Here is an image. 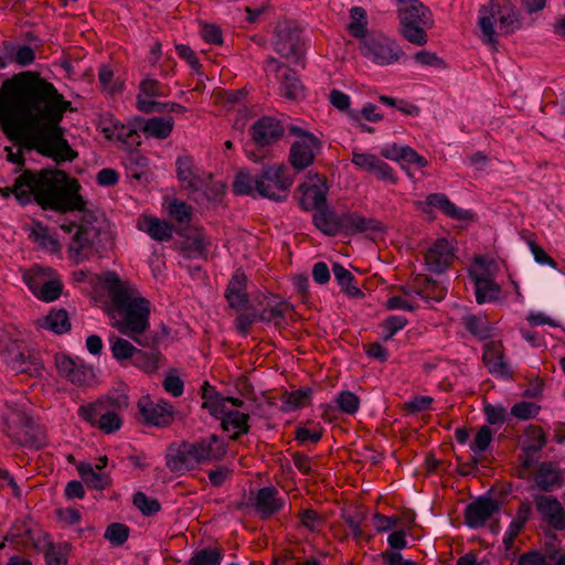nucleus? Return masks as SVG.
I'll use <instances>...</instances> for the list:
<instances>
[{
    "instance_id": "1",
    "label": "nucleus",
    "mask_w": 565,
    "mask_h": 565,
    "mask_svg": "<svg viewBox=\"0 0 565 565\" xmlns=\"http://www.w3.org/2000/svg\"><path fill=\"white\" fill-rule=\"evenodd\" d=\"M70 108L71 102L36 72L13 75L0 88V127L6 136L54 160L75 158L61 126Z\"/></svg>"
},
{
    "instance_id": "2",
    "label": "nucleus",
    "mask_w": 565,
    "mask_h": 565,
    "mask_svg": "<svg viewBox=\"0 0 565 565\" xmlns=\"http://www.w3.org/2000/svg\"><path fill=\"white\" fill-rule=\"evenodd\" d=\"M103 285L109 298L106 311L111 326L137 344L152 347L154 338L146 335L150 328V301L140 295L134 284L121 280L115 273L105 274Z\"/></svg>"
},
{
    "instance_id": "3",
    "label": "nucleus",
    "mask_w": 565,
    "mask_h": 565,
    "mask_svg": "<svg viewBox=\"0 0 565 565\" xmlns=\"http://www.w3.org/2000/svg\"><path fill=\"white\" fill-rule=\"evenodd\" d=\"M78 189V182L63 171H24L12 188L0 189V193L4 198L12 193L22 204L34 200L44 209L66 212L83 209L84 202Z\"/></svg>"
},
{
    "instance_id": "4",
    "label": "nucleus",
    "mask_w": 565,
    "mask_h": 565,
    "mask_svg": "<svg viewBox=\"0 0 565 565\" xmlns=\"http://www.w3.org/2000/svg\"><path fill=\"white\" fill-rule=\"evenodd\" d=\"M226 450L225 441L216 435L182 441L168 448L166 466L171 472L184 475L202 465L222 460Z\"/></svg>"
},
{
    "instance_id": "5",
    "label": "nucleus",
    "mask_w": 565,
    "mask_h": 565,
    "mask_svg": "<svg viewBox=\"0 0 565 565\" xmlns=\"http://www.w3.org/2000/svg\"><path fill=\"white\" fill-rule=\"evenodd\" d=\"M292 184L284 164H268L254 177L248 171H239L233 182V191L238 195L262 196L274 201L287 198Z\"/></svg>"
},
{
    "instance_id": "6",
    "label": "nucleus",
    "mask_w": 565,
    "mask_h": 565,
    "mask_svg": "<svg viewBox=\"0 0 565 565\" xmlns=\"http://www.w3.org/2000/svg\"><path fill=\"white\" fill-rule=\"evenodd\" d=\"M478 25L482 41L494 45L497 34H510L519 28L514 6L510 0H490L479 10Z\"/></svg>"
},
{
    "instance_id": "7",
    "label": "nucleus",
    "mask_w": 565,
    "mask_h": 565,
    "mask_svg": "<svg viewBox=\"0 0 565 565\" xmlns=\"http://www.w3.org/2000/svg\"><path fill=\"white\" fill-rule=\"evenodd\" d=\"M401 34L412 44L422 46L428 42L427 31L433 28L430 10L418 0H408L398 9Z\"/></svg>"
},
{
    "instance_id": "8",
    "label": "nucleus",
    "mask_w": 565,
    "mask_h": 565,
    "mask_svg": "<svg viewBox=\"0 0 565 565\" xmlns=\"http://www.w3.org/2000/svg\"><path fill=\"white\" fill-rule=\"evenodd\" d=\"M359 50L362 56L380 66L394 64L404 55L401 45L383 33H370L360 41Z\"/></svg>"
},
{
    "instance_id": "9",
    "label": "nucleus",
    "mask_w": 565,
    "mask_h": 565,
    "mask_svg": "<svg viewBox=\"0 0 565 565\" xmlns=\"http://www.w3.org/2000/svg\"><path fill=\"white\" fill-rule=\"evenodd\" d=\"M61 231L73 234L68 246V255L75 263L87 259L99 237V230L92 223L75 224L73 222L62 223Z\"/></svg>"
},
{
    "instance_id": "10",
    "label": "nucleus",
    "mask_w": 565,
    "mask_h": 565,
    "mask_svg": "<svg viewBox=\"0 0 565 565\" xmlns=\"http://www.w3.org/2000/svg\"><path fill=\"white\" fill-rule=\"evenodd\" d=\"M289 132L297 138L290 147L289 162L295 169L303 170L313 163L320 152L321 141L298 126H290Z\"/></svg>"
},
{
    "instance_id": "11",
    "label": "nucleus",
    "mask_w": 565,
    "mask_h": 565,
    "mask_svg": "<svg viewBox=\"0 0 565 565\" xmlns=\"http://www.w3.org/2000/svg\"><path fill=\"white\" fill-rule=\"evenodd\" d=\"M78 416L89 423L92 427L100 429L105 434H113L121 427V418L109 409L108 401L98 399L96 402L82 405L78 408Z\"/></svg>"
},
{
    "instance_id": "12",
    "label": "nucleus",
    "mask_w": 565,
    "mask_h": 565,
    "mask_svg": "<svg viewBox=\"0 0 565 565\" xmlns=\"http://www.w3.org/2000/svg\"><path fill=\"white\" fill-rule=\"evenodd\" d=\"M2 419L10 438L19 444H26L30 440L33 419L24 405L18 403L6 404Z\"/></svg>"
},
{
    "instance_id": "13",
    "label": "nucleus",
    "mask_w": 565,
    "mask_h": 565,
    "mask_svg": "<svg viewBox=\"0 0 565 565\" xmlns=\"http://www.w3.org/2000/svg\"><path fill=\"white\" fill-rule=\"evenodd\" d=\"M13 344L2 352L3 362L15 373L26 374L31 377L42 373L41 360L29 350L18 344V339H12Z\"/></svg>"
},
{
    "instance_id": "14",
    "label": "nucleus",
    "mask_w": 565,
    "mask_h": 565,
    "mask_svg": "<svg viewBox=\"0 0 565 565\" xmlns=\"http://www.w3.org/2000/svg\"><path fill=\"white\" fill-rule=\"evenodd\" d=\"M175 167L178 180L184 190H188L190 193L202 192L209 200L212 199L206 188L211 177L194 166L192 157H179L175 161Z\"/></svg>"
},
{
    "instance_id": "15",
    "label": "nucleus",
    "mask_w": 565,
    "mask_h": 565,
    "mask_svg": "<svg viewBox=\"0 0 565 565\" xmlns=\"http://www.w3.org/2000/svg\"><path fill=\"white\" fill-rule=\"evenodd\" d=\"M265 72L268 77L274 76L280 83V93L284 97L296 100L303 96V87L296 73L282 65L274 57L265 62Z\"/></svg>"
},
{
    "instance_id": "16",
    "label": "nucleus",
    "mask_w": 565,
    "mask_h": 565,
    "mask_svg": "<svg viewBox=\"0 0 565 565\" xmlns=\"http://www.w3.org/2000/svg\"><path fill=\"white\" fill-rule=\"evenodd\" d=\"M54 362L58 374L76 386L90 385L95 379L93 369L79 359L58 353Z\"/></svg>"
},
{
    "instance_id": "17",
    "label": "nucleus",
    "mask_w": 565,
    "mask_h": 565,
    "mask_svg": "<svg viewBox=\"0 0 565 565\" xmlns=\"http://www.w3.org/2000/svg\"><path fill=\"white\" fill-rule=\"evenodd\" d=\"M99 127L107 139L118 142L121 147L131 148L141 142L138 129L134 125H125L111 115L103 117Z\"/></svg>"
},
{
    "instance_id": "18",
    "label": "nucleus",
    "mask_w": 565,
    "mask_h": 565,
    "mask_svg": "<svg viewBox=\"0 0 565 565\" xmlns=\"http://www.w3.org/2000/svg\"><path fill=\"white\" fill-rule=\"evenodd\" d=\"M302 193L301 204L306 210H317L324 206L327 199V183L324 178L309 172L300 185Z\"/></svg>"
},
{
    "instance_id": "19",
    "label": "nucleus",
    "mask_w": 565,
    "mask_h": 565,
    "mask_svg": "<svg viewBox=\"0 0 565 565\" xmlns=\"http://www.w3.org/2000/svg\"><path fill=\"white\" fill-rule=\"evenodd\" d=\"M139 412L148 424L159 427L170 425L174 416L173 406L163 399L142 398L139 402Z\"/></svg>"
},
{
    "instance_id": "20",
    "label": "nucleus",
    "mask_w": 565,
    "mask_h": 565,
    "mask_svg": "<svg viewBox=\"0 0 565 565\" xmlns=\"http://www.w3.org/2000/svg\"><path fill=\"white\" fill-rule=\"evenodd\" d=\"M454 248L447 239L440 238L424 253L425 267L430 273L440 274L452 263Z\"/></svg>"
},
{
    "instance_id": "21",
    "label": "nucleus",
    "mask_w": 565,
    "mask_h": 565,
    "mask_svg": "<svg viewBox=\"0 0 565 565\" xmlns=\"http://www.w3.org/2000/svg\"><path fill=\"white\" fill-rule=\"evenodd\" d=\"M352 163L360 170L373 173L380 180L390 183L396 182L393 169L375 154L354 150Z\"/></svg>"
},
{
    "instance_id": "22",
    "label": "nucleus",
    "mask_w": 565,
    "mask_h": 565,
    "mask_svg": "<svg viewBox=\"0 0 565 565\" xmlns=\"http://www.w3.org/2000/svg\"><path fill=\"white\" fill-rule=\"evenodd\" d=\"M534 501L536 510L544 521L555 530H565V510L555 497L537 494L534 495Z\"/></svg>"
},
{
    "instance_id": "23",
    "label": "nucleus",
    "mask_w": 565,
    "mask_h": 565,
    "mask_svg": "<svg viewBox=\"0 0 565 565\" xmlns=\"http://www.w3.org/2000/svg\"><path fill=\"white\" fill-rule=\"evenodd\" d=\"M284 135V128L276 118L264 116L250 128L252 139L258 146H269L278 141Z\"/></svg>"
},
{
    "instance_id": "24",
    "label": "nucleus",
    "mask_w": 565,
    "mask_h": 565,
    "mask_svg": "<svg viewBox=\"0 0 565 565\" xmlns=\"http://www.w3.org/2000/svg\"><path fill=\"white\" fill-rule=\"evenodd\" d=\"M482 360L489 372L500 379L511 376V369L503 355V347L500 341H489L484 344Z\"/></svg>"
},
{
    "instance_id": "25",
    "label": "nucleus",
    "mask_w": 565,
    "mask_h": 565,
    "mask_svg": "<svg viewBox=\"0 0 565 565\" xmlns=\"http://www.w3.org/2000/svg\"><path fill=\"white\" fill-rule=\"evenodd\" d=\"M253 505L263 519H268L285 505V500L274 487L259 489L254 498Z\"/></svg>"
},
{
    "instance_id": "26",
    "label": "nucleus",
    "mask_w": 565,
    "mask_h": 565,
    "mask_svg": "<svg viewBox=\"0 0 565 565\" xmlns=\"http://www.w3.org/2000/svg\"><path fill=\"white\" fill-rule=\"evenodd\" d=\"M564 471L552 461L540 463L534 473L535 486L545 492H553L563 486Z\"/></svg>"
},
{
    "instance_id": "27",
    "label": "nucleus",
    "mask_w": 565,
    "mask_h": 565,
    "mask_svg": "<svg viewBox=\"0 0 565 565\" xmlns=\"http://www.w3.org/2000/svg\"><path fill=\"white\" fill-rule=\"evenodd\" d=\"M499 509L498 503L489 498H480L466 508L465 520L470 527L482 526Z\"/></svg>"
},
{
    "instance_id": "28",
    "label": "nucleus",
    "mask_w": 565,
    "mask_h": 565,
    "mask_svg": "<svg viewBox=\"0 0 565 565\" xmlns=\"http://www.w3.org/2000/svg\"><path fill=\"white\" fill-rule=\"evenodd\" d=\"M163 95V86L153 77L147 76L139 85L137 108L143 113H152L158 105L153 98Z\"/></svg>"
},
{
    "instance_id": "29",
    "label": "nucleus",
    "mask_w": 565,
    "mask_h": 565,
    "mask_svg": "<svg viewBox=\"0 0 565 565\" xmlns=\"http://www.w3.org/2000/svg\"><path fill=\"white\" fill-rule=\"evenodd\" d=\"M341 231L350 234L367 231H380L381 223L373 218H365L356 212H345L340 215Z\"/></svg>"
},
{
    "instance_id": "30",
    "label": "nucleus",
    "mask_w": 565,
    "mask_h": 565,
    "mask_svg": "<svg viewBox=\"0 0 565 565\" xmlns=\"http://www.w3.org/2000/svg\"><path fill=\"white\" fill-rule=\"evenodd\" d=\"M29 236L38 247L46 252L56 254L62 249V244L56 237V234L51 232L50 228L43 226L39 222L31 224Z\"/></svg>"
},
{
    "instance_id": "31",
    "label": "nucleus",
    "mask_w": 565,
    "mask_h": 565,
    "mask_svg": "<svg viewBox=\"0 0 565 565\" xmlns=\"http://www.w3.org/2000/svg\"><path fill=\"white\" fill-rule=\"evenodd\" d=\"M246 275L237 270L233 275L232 279L228 282L225 297L228 301V305L234 309H243L247 303V292H246Z\"/></svg>"
},
{
    "instance_id": "32",
    "label": "nucleus",
    "mask_w": 565,
    "mask_h": 565,
    "mask_svg": "<svg viewBox=\"0 0 565 565\" xmlns=\"http://www.w3.org/2000/svg\"><path fill=\"white\" fill-rule=\"evenodd\" d=\"M202 398V407L206 408L209 413L216 418H221L226 409H228V403L235 407H241L243 405V401L234 397H223L213 390H204Z\"/></svg>"
},
{
    "instance_id": "33",
    "label": "nucleus",
    "mask_w": 565,
    "mask_h": 565,
    "mask_svg": "<svg viewBox=\"0 0 565 565\" xmlns=\"http://www.w3.org/2000/svg\"><path fill=\"white\" fill-rule=\"evenodd\" d=\"M248 414L228 408L221 417L222 427L232 439H237L248 431Z\"/></svg>"
},
{
    "instance_id": "34",
    "label": "nucleus",
    "mask_w": 565,
    "mask_h": 565,
    "mask_svg": "<svg viewBox=\"0 0 565 565\" xmlns=\"http://www.w3.org/2000/svg\"><path fill=\"white\" fill-rule=\"evenodd\" d=\"M137 226L140 231L150 235V237L160 242L168 241L172 236V227L158 217L142 215L138 220Z\"/></svg>"
},
{
    "instance_id": "35",
    "label": "nucleus",
    "mask_w": 565,
    "mask_h": 565,
    "mask_svg": "<svg viewBox=\"0 0 565 565\" xmlns=\"http://www.w3.org/2000/svg\"><path fill=\"white\" fill-rule=\"evenodd\" d=\"M426 204L438 209L445 215L454 220H469L471 217L470 212L457 207L443 193H434L427 196Z\"/></svg>"
},
{
    "instance_id": "36",
    "label": "nucleus",
    "mask_w": 565,
    "mask_h": 565,
    "mask_svg": "<svg viewBox=\"0 0 565 565\" xmlns=\"http://www.w3.org/2000/svg\"><path fill=\"white\" fill-rule=\"evenodd\" d=\"M38 324L56 334H63L71 330L68 313L63 309L51 310L49 315L38 320Z\"/></svg>"
},
{
    "instance_id": "37",
    "label": "nucleus",
    "mask_w": 565,
    "mask_h": 565,
    "mask_svg": "<svg viewBox=\"0 0 565 565\" xmlns=\"http://www.w3.org/2000/svg\"><path fill=\"white\" fill-rule=\"evenodd\" d=\"M173 126L174 120L172 117H152L143 122L140 130H142L147 137L166 139L171 135Z\"/></svg>"
},
{
    "instance_id": "38",
    "label": "nucleus",
    "mask_w": 565,
    "mask_h": 565,
    "mask_svg": "<svg viewBox=\"0 0 565 565\" xmlns=\"http://www.w3.org/2000/svg\"><path fill=\"white\" fill-rule=\"evenodd\" d=\"M498 270L497 263L491 258L477 257L469 269L473 282L483 284L493 280Z\"/></svg>"
},
{
    "instance_id": "39",
    "label": "nucleus",
    "mask_w": 565,
    "mask_h": 565,
    "mask_svg": "<svg viewBox=\"0 0 565 565\" xmlns=\"http://www.w3.org/2000/svg\"><path fill=\"white\" fill-rule=\"evenodd\" d=\"M446 294L447 288L436 280L423 278L416 282L415 295L419 296L423 300L438 302L445 298Z\"/></svg>"
},
{
    "instance_id": "40",
    "label": "nucleus",
    "mask_w": 565,
    "mask_h": 565,
    "mask_svg": "<svg viewBox=\"0 0 565 565\" xmlns=\"http://www.w3.org/2000/svg\"><path fill=\"white\" fill-rule=\"evenodd\" d=\"M313 215V224L322 233L333 236L341 232L340 215L324 209H317Z\"/></svg>"
},
{
    "instance_id": "41",
    "label": "nucleus",
    "mask_w": 565,
    "mask_h": 565,
    "mask_svg": "<svg viewBox=\"0 0 565 565\" xmlns=\"http://www.w3.org/2000/svg\"><path fill=\"white\" fill-rule=\"evenodd\" d=\"M78 473L84 482L93 489L103 490L110 484L109 476L99 470H95L90 463H81L77 467Z\"/></svg>"
},
{
    "instance_id": "42",
    "label": "nucleus",
    "mask_w": 565,
    "mask_h": 565,
    "mask_svg": "<svg viewBox=\"0 0 565 565\" xmlns=\"http://www.w3.org/2000/svg\"><path fill=\"white\" fill-rule=\"evenodd\" d=\"M56 271L50 267L33 265L23 273V280L32 294L38 291Z\"/></svg>"
},
{
    "instance_id": "43",
    "label": "nucleus",
    "mask_w": 565,
    "mask_h": 565,
    "mask_svg": "<svg viewBox=\"0 0 565 565\" xmlns=\"http://www.w3.org/2000/svg\"><path fill=\"white\" fill-rule=\"evenodd\" d=\"M298 45V36L287 30L278 29L274 50L281 56L289 58L295 55Z\"/></svg>"
},
{
    "instance_id": "44",
    "label": "nucleus",
    "mask_w": 565,
    "mask_h": 565,
    "mask_svg": "<svg viewBox=\"0 0 565 565\" xmlns=\"http://www.w3.org/2000/svg\"><path fill=\"white\" fill-rule=\"evenodd\" d=\"M212 242L203 232L195 231L194 234L184 243V250L189 257L199 258L204 257L209 252Z\"/></svg>"
},
{
    "instance_id": "45",
    "label": "nucleus",
    "mask_w": 565,
    "mask_h": 565,
    "mask_svg": "<svg viewBox=\"0 0 565 565\" xmlns=\"http://www.w3.org/2000/svg\"><path fill=\"white\" fill-rule=\"evenodd\" d=\"M332 270L343 292L351 298H360L363 296L361 289L353 284L354 277L348 269L340 264H334Z\"/></svg>"
},
{
    "instance_id": "46",
    "label": "nucleus",
    "mask_w": 565,
    "mask_h": 565,
    "mask_svg": "<svg viewBox=\"0 0 565 565\" xmlns=\"http://www.w3.org/2000/svg\"><path fill=\"white\" fill-rule=\"evenodd\" d=\"M367 18L366 12L361 7H353L350 10V22L348 24L349 33L362 41L370 33L367 32Z\"/></svg>"
},
{
    "instance_id": "47",
    "label": "nucleus",
    "mask_w": 565,
    "mask_h": 565,
    "mask_svg": "<svg viewBox=\"0 0 565 565\" xmlns=\"http://www.w3.org/2000/svg\"><path fill=\"white\" fill-rule=\"evenodd\" d=\"M463 323L466 329L480 340L489 339L493 334V327L484 317L469 316L465 318Z\"/></svg>"
},
{
    "instance_id": "48",
    "label": "nucleus",
    "mask_w": 565,
    "mask_h": 565,
    "mask_svg": "<svg viewBox=\"0 0 565 565\" xmlns=\"http://www.w3.org/2000/svg\"><path fill=\"white\" fill-rule=\"evenodd\" d=\"M113 358L119 362L134 360L137 348L124 338L113 337L109 339Z\"/></svg>"
},
{
    "instance_id": "49",
    "label": "nucleus",
    "mask_w": 565,
    "mask_h": 565,
    "mask_svg": "<svg viewBox=\"0 0 565 565\" xmlns=\"http://www.w3.org/2000/svg\"><path fill=\"white\" fill-rule=\"evenodd\" d=\"M288 305L277 297L266 299V306L258 315L259 320L278 322L287 310Z\"/></svg>"
},
{
    "instance_id": "50",
    "label": "nucleus",
    "mask_w": 565,
    "mask_h": 565,
    "mask_svg": "<svg viewBox=\"0 0 565 565\" xmlns=\"http://www.w3.org/2000/svg\"><path fill=\"white\" fill-rule=\"evenodd\" d=\"M310 390H297L286 393L282 398V409L285 412H294L309 404Z\"/></svg>"
},
{
    "instance_id": "51",
    "label": "nucleus",
    "mask_w": 565,
    "mask_h": 565,
    "mask_svg": "<svg viewBox=\"0 0 565 565\" xmlns=\"http://www.w3.org/2000/svg\"><path fill=\"white\" fill-rule=\"evenodd\" d=\"M62 281L58 275L55 273L33 295L43 301L50 302L56 300L62 292Z\"/></svg>"
},
{
    "instance_id": "52",
    "label": "nucleus",
    "mask_w": 565,
    "mask_h": 565,
    "mask_svg": "<svg viewBox=\"0 0 565 565\" xmlns=\"http://www.w3.org/2000/svg\"><path fill=\"white\" fill-rule=\"evenodd\" d=\"M475 284L476 300L478 303L491 302L499 298L501 288L495 280H486Z\"/></svg>"
},
{
    "instance_id": "53",
    "label": "nucleus",
    "mask_w": 565,
    "mask_h": 565,
    "mask_svg": "<svg viewBox=\"0 0 565 565\" xmlns=\"http://www.w3.org/2000/svg\"><path fill=\"white\" fill-rule=\"evenodd\" d=\"M159 353H150L138 349L131 364L141 371L151 374L157 372L159 369Z\"/></svg>"
},
{
    "instance_id": "54",
    "label": "nucleus",
    "mask_w": 565,
    "mask_h": 565,
    "mask_svg": "<svg viewBox=\"0 0 565 565\" xmlns=\"http://www.w3.org/2000/svg\"><path fill=\"white\" fill-rule=\"evenodd\" d=\"M406 324L407 319L404 316H390L380 324V335L384 341H388Z\"/></svg>"
},
{
    "instance_id": "55",
    "label": "nucleus",
    "mask_w": 565,
    "mask_h": 565,
    "mask_svg": "<svg viewBox=\"0 0 565 565\" xmlns=\"http://www.w3.org/2000/svg\"><path fill=\"white\" fill-rule=\"evenodd\" d=\"M415 291L404 290V295L393 296L387 299L386 308L390 310L414 311L417 308Z\"/></svg>"
},
{
    "instance_id": "56",
    "label": "nucleus",
    "mask_w": 565,
    "mask_h": 565,
    "mask_svg": "<svg viewBox=\"0 0 565 565\" xmlns=\"http://www.w3.org/2000/svg\"><path fill=\"white\" fill-rule=\"evenodd\" d=\"M44 557L46 565H67V545L49 543Z\"/></svg>"
},
{
    "instance_id": "57",
    "label": "nucleus",
    "mask_w": 565,
    "mask_h": 565,
    "mask_svg": "<svg viewBox=\"0 0 565 565\" xmlns=\"http://www.w3.org/2000/svg\"><path fill=\"white\" fill-rule=\"evenodd\" d=\"M222 557L217 548H202L190 558V565H220Z\"/></svg>"
},
{
    "instance_id": "58",
    "label": "nucleus",
    "mask_w": 565,
    "mask_h": 565,
    "mask_svg": "<svg viewBox=\"0 0 565 565\" xmlns=\"http://www.w3.org/2000/svg\"><path fill=\"white\" fill-rule=\"evenodd\" d=\"M492 437L493 434L490 427L486 425L481 426L470 444V449L476 456L481 455L489 448Z\"/></svg>"
},
{
    "instance_id": "59",
    "label": "nucleus",
    "mask_w": 565,
    "mask_h": 565,
    "mask_svg": "<svg viewBox=\"0 0 565 565\" xmlns=\"http://www.w3.org/2000/svg\"><path fill=\"white\" fill-rule=\"evenodd\" d=\"M329 100L333 107L341 111H347L349 118L352 121H359V115L352 110H350V96L339 89H333L330 92Z\"/></svg>"
},
{
    "instance_id": "60",
    "label": "nucleus",
    "mask_w": 565,
    "mask_h": 565,
    "mask_svg": "<svg viewBox=\"0 0 565 565\" xmlns=\"http://www.w3.org/2000/svg\"><path fill=\"white\" fill-rule=\"evenodd\" d=\"M98 81L102 87L110 93L121 92L124 89V83L114 81V72L108 65H103L98 72Z\"/></svg>"
},
{
    "instance_id": "61",
    "label": "nucleus",
    "mask_w": 565,
    "mask_h": 565,
    "mask_svg": "<svg viewBox=\"0 0 565 565\" xmlns=\"http://www.w3.org/2000/svg\"><path fill=\"white\" fill-rule=\"evenodd\" d=\"M335 403L341 412L352 415L360 408V398L350 391H342L335 397Z\"/></svg>"
},
{
    "instance_id": "62",
    "label": "nucleus",
    "mask_w": 565,
    "mask_h": 565,
    "mask_svg": "<svg viewBox=\"0 0 565 565\" xmlns=\"http://www.w3.org/2000/svg\"><path fill=\"white\" fill-rule=\"evenodd\" d=\"M546 444L545 435L543 430L539 427H530L522 440V445L526 447V449L533 451H540Z\"/></svg>"
},
{
    "instance_id": "63",
    "label": "nucleus",
    "mask_w": 565,
    "mask_h": 565,
    "mask_svg": "<svg viewBox=\"0 0 565 565\" xmlns=\"http://www.w3.org/2000/svg\"><path fill=\"white\" fill-rule=\"evenodd\" d=\"M168 213L179 223H189L192 217V207L185 202L172 200L168 205Z\"/></svg>"
},
{
    "instance_id": "64",
    "label": "nucleus",
    "mask_w": 565,
    "mask_h": 565,
    "mask_svg": "<svg viewBox=\"0 0 565 565\" xmlns=\"http://www.w3.org/2000/svg\"><path fill=\"white\" fill-rule=\"evenodd\" d=\"M298 516L300 524L310 532H320L324 523V519L312 509L301 511Z\"/></svg>"
}]
</instances>
